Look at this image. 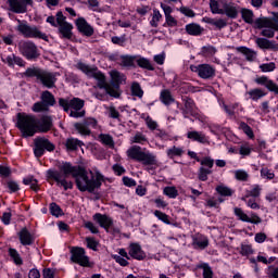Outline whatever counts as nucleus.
I'll return each instance as SVG.
<instances>
[{
    "instance_id": "nucleus-26",
    "label": "nucleus",
    "mask_w": 278,
    "mask_h": 278,
    "mask_svg": "<svg viewBox=\"0 0 278 278\" xmlns=\"http://www.w3.org/2000/svg\"><path fill=\"white\" fill-rule=\"evenodd\" d=\"M181 101L185 105V109H182V114H190L191 116H194V108H197V102H194V99L182 96Z\"/></svg>"
},
{
    "instance_id": "nucleus-44",
    "label": "nucleus",
    "mask_w": 278,
    "mask_h": 278,
    "mask_svg": "<svg viewBox=\"0 0 278 278\" xmlns=\"http://www.w3.org/2000/svg\"><path fill=\"white\" fill-rule=\"evenodd\" d=\"M9 255L11 260H13V263L15 264V266H23V257H21V254L16 249L10 248Z\"/></svg>"
},
{
    "instance_id": "nucleus-54",
    "label": "nucleus",
    "mask_w": 278,
    "mask_h": 278,
    "mask_svg": "<svg viewBox=\"0 0 278 278\" xmlns=\"http://www.w3.org/2000/svg\"><path fill=\"white\" fill-rule=\"evenodd\" d=\"M162 18V13H160V10L157 9H153V15H152V20L150 21V25L151 27H157V23H160Z\"/></svg>"
},
{
    "instance_id": "nucleus-28",
    "label": "nucleus",
    "mask_w": 278,
    "mask_h": 278,
    "mask_svg": "<svg viewBox=\"0 0 278 278\" xmlns=\"http://www.w3.org/2000/svg\"><path fill=\"white\" fill-rule=\"evenodd\" d=\"M185 30L189 36H201L205 29L198 23H190L185 26Z\"/></svg>"
},
{
    "instance_id": "nucleus-22",
    "label": "nucleus",
    "mask_w": 278,
    "mask_h": 278,
    "mask_svg": "<svg viewBox=\"0 0 278 278\" xmlns=\"http://www.w3.org/2000/svg\"><path fill=\"white\" fill-rule=\"evenodd\" d=\"M2 62L9 66V68H14V66L25 67V60L16 54H10L2 59Z\"/></svg>"
},
{
    "instance_id": "nucleus-17",
    "label": "nucleus",
    "mask_w": 278,
    "mask_h": 278,
    "mask_svg": "<svg viewBox=\"0 0 278 278\" xmlns=\"http://www.w3.org/2000/svg\"><path fill=\"white\" fill-rule=\"evenodd\" d=\"M128 254L132 260H137L138 262L147 260V253L142 251L140 243H130Z\"/></svg>"
},
{
    "instance_id": "nucleus-63",
    "label": "nucleus",
    "mask_w": 278,
    "mask_h": 278,
    "mask_svg": "<svg viewBox=\"0 0 278 278\" xmlns=\"http://www.w3.org/2000/svg\"><path fill=\"white\" fill-rule=\"evenodd\" d=\"M33 112H49V108L41 101V102H36L33 105Z\"/></svg>"
},
{
    "instance_id": "nucleus-60",
    "label": "nucleus",
    "mask_w": 278,
    "mask_h": 278,
    "mask_svg": "<svg viewBox=\"0 0 278 278\" xmlns=\"http://www.w3.org/2000/svg\"><path fill=\"white\" fill-rule=\"evenodd\" d=\"M240 127H241L243 134H245L248 136V138H251V139L255 138V134L253 132V128H251V126H249V124L242 122L240 124Z\"/></svg>"
},
{
    "instance_id": "nucleus-8",
    "label": "nucleus",
    "mask_w": 278,
    "mask_h": 278,
    "mask_svg": "<svg viewBox=\"0 0 278 278\" xmlns=\"http://www.w3.org/2000/svg\"><path fill=\"white\" fill-rule=\"evenodd\" d=\"M53 153L55 146L47 137H37L34 139L33 152L35 157L40 159L46 153Z\"/></svg>"
},
{
    "instance_id": "nucleus-48",
    "label": "nucleus",
    "mask_w": 278,
    "mask_h": 278,
    "mask_svg": "<svg viewBox=\"0 0 278 278\" xmlns=\"http://www.w3.org/2000/svg\"><path fill=\"white\" fill-rule=\"evenodd\" d=\"M179 92L180 94H189V92H197V87L192 86L190 83H182L179 86Z\"/></svg>"
},
{
    "instance_id": "nucleus-15",
    "label": "nucleus",
    "mask_w": 278,
    "mask_h": 278,
    "mask_svg": "<svg viewBox=\"0 0 278 278\" xmlns=\"http://www.w3.org/2000/svg\"><path fill=\"white\" fill-rule=\"evenodd\" d=\"M18 240L22 247H33L34 242H36V237L31 235L27 227L22 228L18 232Z\"/></svg>"
},
{
    "instance_id": "nucleus-34",
    "label": "nucleus",
    "mask_w": 278,
    "mask_h": 278,
    "mask_svg": "<svg viewBox=\"0 0 278 278\" xmlns=\"http://www.w3.org/2000/svg\"><path fill=\"white\" fill-rule=\"evenodd\" d=\"M185 153H186V151L184 150V148H179L176 146H173L172 148L167 149V151H166V155H167L168 160H174L176 157H182Z\"/></svg>"
},
{
    "instance_id": "nucleus-35",
    "label": "nucleus",
    "mask_w": 278,
    "mask_h": 278,
    "mask_svg": "<svg viewBox=\"0 0 278 278\" xmlns=\"http://www.w3.org/2000/svg\"><path fill=\"white\" fill-rule=\"evenodd\" d=\"M41 101L48 109L53 108L55 105V96L51 91L46 90L41 93Z\"/></svg>"
},
{
    "instance_id": "nucleus-61",
    "label": "nucleus",
    "mask_w": 278,
    "mask_h": 278,
    "mask_svg": "<svg viewBox=\"0 0 278 278\" xmlns=\"http://www.w3.org/2000/svg\"><path fill=\"white\" fill-rule=\"evenodd\" d=\"M199 163L201 164V166L208 168V170H212V168H214V159L210 157V156H205L202 160L200 159Z\"/></svg>"
},
{
    "instance_id": "nucleus-56",
    "label": "nucleus",
    "mask_w": 278,
    "mask_h": 278,
    "mask_svg": "<svg viewBox=\"0 0 278 278\" xmlns=\"http://www.w3.org/2000/svg\"><path fill=\"white\" fill-rule=\"evenodd\" d=\"M100 142H102V144H105V147H114V138H112L111 135L101 134Z\"/></svg>"
},
{
    "instance_id": "nucleus-11",
    "label": "nucleus",
    "mask_w": 278,
    "mask_h": 278,
    "mask_svg": "<svg viewBox=\"0 0 278 278\" xmlns=\"http://www.w3.org/2000/svg\"><path fill=\"white\" fill-rule=\"evenodd\" d=\"M47 179H51L56 182V186L62 187L65 192L66 190H73L74 185L73 181L66 180V178L62 179V174L58 169L50 168L46 172Z\"/></svg>"
},
{
    "instance_id": "nucleus-24",
    "label": "nucleus",
    "mask_w": 278,
    "mask_h": 278,
    "mask_svg": "<svg viewBox=\"0 0 278 278\" xmlns=\"http://www.w3.org/2000/svg\"><path fill=\"white\" fill-rule=\"evenodd\" d=\"M84 141L75 138V137H68L65 140L64 147L66 149V151L68 153L73 152V151H78L79 149H81L84 147Z\"/></svg>"
},
{
    "instance_id": "nucleus-9",
    "label": "nucleus",
    "mask_w": 278,
    "mask_h": 278,
    "mask_svg": "<svg viewBox=\"0 0 278 278\" xmlns=\"http://www.w3.org/2000/svg\"><path fill=\"white\" fill-rule=\"evenodd\" d=\"M98 125L99 122L97 118L86 117L81 122L75 123L74 128L80 134V136H90V134H92V130L90 129H97Z\"/></svg>"
},
{
    "instance_id": "nucleus-40",
    "label": "nucleus",
    "mask_w": 278,
    "mask_h": 278,
    "mask_svg": "<svg viewBox=\"0 0 278 278\" xmlns=\"http://www.w3.org/2000/svg\"><path fill=\"white\" fill-rule=\"evenodd\" d=\"M240 13H241L242 21H244V23H247L248 25H253V22H254L253 18L255 16V14L253 13V10L242 8Z\"/></svg>"
},
{
    "instance_id": "nucleus-52",
    "label": "nucleus",
    "mask_w": 278,
    "mask_h": 278,
    "mask_svg": "<svg viewBox=\"0 0 278 278\" xmlns=\"http://www.w3.org/2000/svg\"><path fill=\"white\" fill-rule=\"evenodd\" d=\"M163 194L168 197V199H177V197H179V191L177 190V187H165Z\"/></svg>"
},
{
    "instance_id": "nucleus-47",
    "label": "nucleus",
    "mask_w": 278,
    "mask_h": 278,
    "mask_svg": "<svg viewBox=\"0 0 278 278\" xmlns=\"http://www.w3.org/2000/svg\"><path fill=\"white\" fill-rule=\"evenodd\" d=\"M215 190L219 197H233V190L227 186L219 185Z\"/></svg>"
},
{
    "instance_id": "nucleus-31",
    "label": "nucleus",
    "mask_w": 278,
    "mask_h": 278,
    "mask_svg": "<svg viewBox=\"0 0 278 278\" xmlns=\"http://www.w3.org/2000/svg\"><path fill=\"white\" fill-rule=\"evenodd\" d=\"M160 101L163 103V105H173L175 103V98L173 97V93L168 89H163L160 93Z\"/></svg>"
},
{
    "instance_id": "nucleus-5",
    "label": "nucleus",
    "mask_w": 278,
    "mask_h": 278,
    "mask_svg": "<svg viewBox=\"0 0 278 278\" xmlns=\"http://www.w3.org/2000/svg\"><path fill=\"white\" fill-rule=\"evenodd\" d=\"M128 157L135 160V162H140L143 166H150L148 170H155L153 166H157V156L151 152L142 151L140 146H132L128 150Z\"/></svg>"
},
{
    "instance_id": "nucleus-50",
    "label": "nucleus",
    "mask_w": 278,
    "mask_h": 278,
    "mask_svg": "<svg viewBox=\"0 0 278 278\" xmlns=\"http://www.w3.org/2000/svg\"><path fill=\"white\" fill-rule=\"evenodd\" d=\"M131 142L135 144H147V142H149V139H147V136L144 134L137 131L132 137Z\"/></svg>"
},
{
    "instance_id": "nucleus-20",
    "label": "nucleus",
    "mask_w": 278,
    "mask_h": 278,
    "mask_svg": "<svg viewBox=\"0 0 278 278\" xmlns=\"http://www.w3.org/2000/svg\"><path fill=\"white\" fill-rule=\"evenodd\" d=\"M255 43L260 49H266L267 51H274L275 53L278 51V43L275 40L258 37L256 38Z\"/></svg>"
},
{
    "instance_id": "nucleus-64",
    "label": "nucleus",
    "mask_w": 278,
    "mask_h": 278,
    "mask_svg": "<svg viewBox=\"0 0 278 278\" xmlns=\"http://www.w3.org/2000/svg\"><path fill=\"white\" fill-rule=\"evenodd\" d=\"M55 273H58V269L46 267L42 269V277L43 278H55Z\"/></svg>"
},
{
    "instance_id": "nucleus-4",
    "label": "nucleus",
    "mask_w": 278,
    "mask_h": 278,
    "mask_svg": "<svg viewBox=\"0 0 278 278\" xmlns=\"http://www.w3.org/2000/svg\"><path fill=\"white\" fill-rule=\"evenodd\" d=\"M59 105L62 108L63 112L70 114L72 118H84V116H86V111L84 110L86 101L81 100V98H60Z\"/></svg>"
},
{
    "instance_id": "nucleus-53",
    "label": "nucleus",
    "mask_w": 278,
    "mask_h": 278,
    "mask_svg": "<svg viewBox=\"0 0 278 278\" xmlns=\"http://www.w3.org/2000/svg\"><path fill=\"white\" fill-rule=\"evenodd\" d=\"M154 216L159 219L162 220L165 225H172L170 223V216L166 215V213L162 211H154Z\"/></svg>"
},
{
    "instance_id": "nucleus-10",
    "label": "nucleus",
    "mask_w": 278,
    "mask_h": 278,
    "mask_svg": "<svg viewBox=\"0 0 278 278\" xmlns=\"http://www.w3.org/2000/svg\"><path fill=\"white\" fill-rule=\"evenodd\" d=\"M192 73H197L200 79H214L216 77V67L207 63L190 66Z\"/></svg>"
},
{
    "instance_id": "nucleus-12",
    "label": "nucleus",
    "mask_w": 278,
    "mask_h": 278,
    "mask_svg": "<svg viewBox=\"0 0 278 278\" xmlns=\"http://www.w3.org/2000/svg\"><path fill=\"white\" fill-rule=\"evenodd\" d=\"M20 51L29 62H34L40 58L38 46L34 41H25L21 45Z\"/></svg>"
},
{
    "instance_id": "nucleus-3",
    "label": "nucleus",
    "mask_w": 278,
    "mask_h": 278,
    "mask_svg": "<svg viewBox=\"0 0 278 278\" xmlns=\"http://www.w3.org/2000/svg\"><path fill=\"white\" fill-rule=\"evenodd\" d=\"M22 77H27L28 79L36 78L37 84H41L43 88L51 90L55 88V83L58 81V74L42 70L40 67H27L22 74Z\"/></svg>"
},
{
    "instance_id": "nucleus-21",
    "label": "nucleus",
    "mask_w": 278,
    "mask_h": 278,
    "mask_svg": "<svg viewBox=\"0 0 278 278\" xmlns=\"http://www.w3.org/2000/svg\"><path fill=\"white\" fill-rule=\"evenodd\" d=\"M192 247L197 251H205L210 247V239L205 235H197L192 238Z\"/></svg>"
},
{
    "instance_id": "nucleus-18",
    "label": "nucleus",
    "mask_w": 278,
    "mask_h": 278,
    "mask_svg": "<svg viewBox=\"0 0 278 278\" xmlns=\"http://www.w3.org/2000/svg\"><path fill=\"white\" fill-rule=\"evenodd\" d=\"M111 75V86L115 88V90H121V86L127 81V76L125 74L114 70L110 73Z\"/></svg>"
},
{
    "instance_id": "nucleus-43",
    "label": "nucleus",
    "mask_w": 278,
    "mask_h": 278,
    "mask_svg": "<svg viewBox=\"0 0 278 278\" xmlns=\"http://www.w3.org/2000/svg\"><path fill=\"white\" fill-rule=\"evenodd\" d=\"M130 91L132 97H138L139 99H142V97H144V90H142L140 83L138 81H134L131 84Z\"/></svg>"
},
{
    "instance_id": "nucleus-25",
    "label": "nucleus",
    "mask_w": 278,
    "mask_h": 278,
    "mask_svg": "<svg viewBox=\"0 0 278 278\" xmlns=\"http://www.w3.org/2000/svg\"><path fill=\"white\" fill-rule=\"evenodd\" d=\"M188 140H191L192 142H199L200 144H207V136L203 131H197V130H189L187 132Z\"/></svg>"
},
{
    "instance_id": "nucleus-16",
    "label": "nucleus",
    "mask_w": 278,
    "mask_h": 278,
    "mask_svg": "<svg viewBox=\"0 0 278 278\" xmlns=\"http://www.w3.org/2000/svg\"><path fill=\"white\" fill-rule=\"evenodd\" d=\"M254 83H256L257 86H264V88H266L269 92L278 94L277 84L268 78V76H258L254 79Z\"/></svg>"
},
{
    "instance_id": "nucleus-62",
    "label": "nucleus",
    "mask_w": 278,
    "mask_h": 278,
    "mask_svg": "<svg viewBox=\"0 0 278 278\" xmlns=\"http://www.w3.org/2000/svg\"><path fill=\"white\" fill-rule=\"evenodd\" d=\"M261 177L263 179L271 180L275 179V173L273 172V169H268V167H263L261 169Z\"/></svg>"
},
{
    "instance_id": "nucleus-30",
    "label": "nucleus",
    "mask_w": 278,
    "mask_h": 278,
    "mask_svg": "<svg viewBox=\"0 0 278 278\" xmlns=\"http://www.w3.org/2000/svg\"><path fill=\"white\" fill-rule=\"evenodd\" d=\"M251 99V101H260V99H264V97L268 96V91L262 88H254L247 92Z\"/></svg>"
},
{
    "instance_id": "nucleus-29",
    "label": "nucleus",
    "mask_w": 278,
    "mask_h": 278,
    "mask_svg": "<svg viewBox=\"0 0 278 278\" xmlns=\"http://www.w3.org/2000/svg\"><path fill=\"white\" fill-rule=\"evenodd\" d=\"M237 51L245 56L247 62H255V58H257V52L244 46L238 47Z\"/></svg>"
},
{
    "instance_id": "nucleus-46",
    "label": "nucleus",
    "mask_w": 278,
    "mask_h": 278,
    "mask_svg": "<svg viewBox=\"0 0 278 278\" xmlns=\"http://www.w3.org/2000/svg\"><path fill=\"white\" fill-rule=\"evenodd\" d=\"M217 51L218 50H216V47L208 45L201 48L200 55H202L203 58H212L216 55Z\"/></svg>"
},
{
    "instance_id": "nucleus-2",
    "label": "nucleus",
    "mask_w": 278,
    "mask_h": 278,
    "mask_svg": "<svg viewBox=\"0 0 278 278\" xmlns=\"http://www.w3.org/2000/svg\"><path fill=\"white\" fill-rule=\"evenodd\" d=\"M15 127L20 129L24 138H31L39 134H49L50 129H53V118L51 115H42L40 119L36 118V115L27 114L25 112L16 114Z\"/></svg>"
},
{
    "instance_id": "nucleus-13",
    "label": "nucleus",
    "mask_w": 278,
    "mask_h": 278,
    "mask_svg": "<svg viewBox=\"0 0 278 278\" xmlns=\"http://www.w3.org/2000/svg\"><path fill=\"white\" fill-rule=\"evenodd\" d=\"M7 3L14 14H26L27 7H33L34 0H8Z\"/></svg>"
},
{
    "instance_id": "nucleus-49",
    "label": "nucleus",
    "mask_w": 278,
    "mask_h": 278,
    "mask_svg": "<svg viewBox=\"0 0 278 278\" xmlns=\"http://www.w3.org/2000/svg\"><path fill=\"white\" fill-rule=\"evenodd\" d=\"M233 212L235 216H237V218L242 223L251 222V217H249V215H247V213H244V211L241 207H235Z\"/></svg>"
},
{
    "instance_id": "nucleus-36",
    "label": "nucleus",
    "mask_w": 278,
    "mask_h": 278,
    "mask_svg": "<svg viewBox=\"0 0 278 278\" xmlns=\"http://www.w3.org/2000/svg\"><path fill=\"white\" fill-rule=\"evenodd\" d=\"M91 77L98 81V88H100V90H106L110 86L105 80V74L102 72H96Z\"/></svg>"
},
{
    "instance_id": "nucleus-37",
    "label": "nucleus",
    "mask_w": 278,
    "mask_h": 278,
    "mask_svg": "<svg viewBox=\"0 0 278 278\" xmlns=\"http://www.w3.org/2000/svg\"><path fill=\"white\" fill-rule=\"evenodd\" d=\"M77 68H78V71H81V73H85V75H87L88 77H93L98 71L97 67H90V65H88L84 62H78Z\"/></svg>"
},
{
    "instance_id": "nucleus-38",
    "label": "nucleus",
    "mask_w": 278,
    "mask_h": 278,
    "mask_svg": "<svg viewBox=\"0 0 278 278\" xmlns=\"http://www.w3.org/2000/svg\"><path fill=\"white\" fill-rule=\"evenodd\" d=\"M197 268L203 270V278H214V270H212V266H210V263H200L197 265Z\"/></svg>"
},
{
    "instance_id": "nucleus-45",
    "label": "nucleus",
    "mask_w": 278,
    "mask_h": 278,
    "mask_svg": "<svg viewBox=\"0 0 278 278\" xmlns=\"http://www.w3.org/2000/svg\"><path fill=\"white\" fill-rule=\"evenodd\" d=\"M254 29H264L270 27V20L268 17H258L253 22Z\"/></svg>"
},
{
    "instance_id": "nucleus-59",
    "label": "nucleus",
    "mask_w": 278,
    "mask_h": 278,
    "mask_svg": "<svg viewBox=\"0 0 278 278\" xmlns=\"http://www.w3.org/2000/svg\"><path fill=\"white\" fill-rule=\"evenodd\" d=\"M260 68L262 73H273V71L277 68V64H275V62L263 63L260 65Z\"/></svg>"
},
{
    "instance_id": "nucleus-1",
    "label": "nucleus",
    "mask_w": 278,
    "mask_h": 278,
    "mask_svg": "<svg viewBox=\"0 0 278 278\" xmlns=\"http://www.w3.org/2000/svg\"><path fill=\"white\" fill-rule=\"evenodd\" d=\"M64 177H73L75 179L76 188L79 192H89L94 194L96 190H100L105 181V176L101 172L92 173L88 175V169L81 165H73L71 162H64L60 168Z\"/></svg>"
},
{
    "instance_id": "nucleus-7",
    "label": "nucleus",
    "mask_w": 278,
    "mask_h": 278,
    "mask_svg": "<svg viewBox=\"0 0 278 278\" xmlns=\"http://www.w3.org/2000/svg\"><path fill=\"white\" fill-rule=\"evenodd\" d=\"M71 262L73 264H78L83 268H92L94 263L90 262V257L86 255V249L81 247H72L71 251Z\"/></svg>"
},
{
    "instance_id": "nucleus-14",
    "label": "nucleus",
    "mask_w": 278,
    "mask_h": 278,
    "mask_svg": "<svg viewBox=\"0 0 278 278\" xmlns=\"http://www.w3.org/2000/svg\"><path fill=\"white\" fill-rule=\"evenodd\" d=\"M76 29L79 34L83 36H86L87 38H91V36H94V27L86 21V17H78L75 21Z\"/></svg>"
},
{
    "instance_id": "nucleus-23",
    "label": "nucleus",
    "mask_w": 278,
    "mask_h": 278,
    "mask_svg": "<svg viewBox=\"0 0 278 278\" xmlns=\"http://www.w3.org/2000/svg\"><path fill=\"white\" fill-rule=\"evenodd\" d=\"M73 24L68 22L59 26V38L62 40H73Z\"/></svg>"
},
{
    "instance_id": "nucleus-39",
    "label": "nucleus",
    "mask_w": 278,
    "mask_h": 278,
    "mask_svg": "<svg viewBox=\"0 0 278 278\" xmlns=\"http://www.w3.org/2000/svg\"><path fill=\"white\" fill-rule=\"evenodd\" d=\"M136 58H138V55H129V54L122 55L121 56L122 66H126L128 68H136L137 67Z\"/></svg>"
},
{
    "instance_id": "nucleus-27",
    "label": "nucleus",
    "mask_w": 278,
    "mask_h": 278,
    "mask_svg": "<svg viewBox=\"0 0 278 278\" xmlns=\"http://www.w3.org/2000/svg\"><path fill=\"white\" fill-rule=\"evenodd\" d=\"M223 14H226L228 18H238V8L235 3H223Z\"/></svg>"
},
{
    "instance_id": "nucleus-58",
    "label": "nucleus",
    "mask_w": 278,
    "mask_h": 278,
    "mask_svg": "<svg viewBox=\"0 0 278 278\" xmlns=\"http://www.w3.org/2000/svg\"><path fill=\"white\" fill-rule=\"evenodd\" d=\"M262 194V187L260 185H253L252 189L247 192V197H253V199H257Z\"/></svg>"
},
{
    "instance_id": "nucleus-32",
    "label": "nucleus",
    "mask_w": 278,
    "mask_h": 278,
    "mask_svg": "<svg viewBox=\"0 0 278 278\" xmlns=\"http://www.w3.org/2000/svg\"><path fill=\"white\" fill-rule=\"evenodd\" d=\"M202 23H206L207 25H214V27H216V29H225V27L227 26V21H225L223 18L214 20V18L207 17V16H204L202 18Z\"/></svg>"
},
{
    "instance_id": "nucleus-41",
    "label": "nucleus",
    "mask_w": 278,
    "mask_h": 278,
    "mask_svg": "<svg viewBox=\"0 0 278 278\" xmlns=\"http://www.w3.org/2000/svg\"><path fill=\"white\" fill-rule=\"evenodd\" d=\"M3 186L8 189L9 194H16V192L21 191V185L15 180H7Z\"/></svg>"
},
{
    "instance_id": "nucleus-6",
    "label": "nucleus",
    "mask_w": 278,
    "mask_h": 278,
    "mask_svg": "<svg viewBox=\"0 0 278 278\" xmlns=\"http://www.w3.org/2000/svg\"><path fill=\"white\" fill-rule=\"evenodd\" d=\"M17 22L20 23L17 25V31H20L24 38H36L37 40L49 42V36L37 28V26H29L27 22L23 23L21 20H17Z\"/></svg>"
},
{
    "instance_id": "nucleus-57",
    "label": "nucleus",
    "mask_w": 278,
    "mask_h": 278,
    "mask_svg": "<svg viewBox=\"0 0 278 278\" xmlns=\"http://www.w3.org/2000/svg\"><path fill=\"white\" fill-rule=\"evenodd\" d=\"M210 8L212 14H223V9H220L218 0H210Z\"/></svg>"
},
{
    "instance_id": "nucleus-19",
    "label": "nucleus",
    "mask_w": 278,
    "mask_h": 278,
    "mask_svg": "<svg viewBox=\"0 0 278 278\" xmlns=\"http://www.w3.org/2000/svg\"><path fill=\"white\" fill-rule=\"evenodd\" d=\"M94 223H97L102 229H105V231H108V229H110V227H112V225H114V220L112 219V217L105 215V214H101V213H96L92 216Z\"/></svg>"
},
{
    "instance_id": "nucleus-55",
    "label": "nucleus",
    "mask_w": 278,
    "mask_h": 278,
    "mask_svg": "<svg viewBox=\"0 0 278 278\" xmlns=\"http://www.w3.org/2000/svg\"><path fill=\"white\" fill-rule=\"evenodd\" d=\"M86 243H87V249H90L91 251H98L99 241H97V239H94V237H87Z\"/></svg>"
},
{
    "instance_id": "nucleus-51",
    "label": "nucleus",
    "mask_w": 278,
    "mask_h": 278,
    "mask_svg": "<svg viewBox=\"0 0 278 278\" xmlns=\"http://www.w3.org/2000/svg\"><path fill=\"white\" fill-rule=\"evenodd\" d=\"M208 175H212V169L210 168H205L203 166H201L198 170V179L199 181H207L208 179Z\"/></svg>"
},
{
    "instance_id": "nucleus-42",
    "label": "nucleus",
    "mask_w": 278,
    "mask_h": 278,
    "mask_svg": "<svg viewBox=\"0 0 278 278\" xmlns=\"http://www.w3.org/2000/svg\"><path fill=\"white\" fill-rule=\"evenodd\" d=\"M50 214L51 216H54L55 218H60V216H64V211L60 206V204L55 202H51L49 205Z\"/></svg>"
},
{
    "instance_id": "nucleus-33",
    "label": "nucleus",
    "mask_w": 278,
    "mask_h": 278,
    "mask_svg": "<svg viewBox=\"0 0 278 278\" xmlns=\"http://www.w3.org/2000/svg\"><path fill=\"white\" fill-rule=\"evenodd\" d=\"M136 66H139V68H144L146 71H155V67H153L151 61L142 55H137Z\"/></svg>"
}]
</instances>
